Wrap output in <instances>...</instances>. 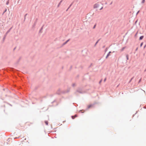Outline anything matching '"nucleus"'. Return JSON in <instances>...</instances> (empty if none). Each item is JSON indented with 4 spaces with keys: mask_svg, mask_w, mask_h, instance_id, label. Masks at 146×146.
Segmentation results:
<instances>
[{
    "mask_svg": "<svg viewBox=\"0 0 146 146\" xmlns=\"http://www.w3.org/2000/svg\"><path fill=\"white\" fill-rule=\"evenodd\" d=\"M99 6V4L98 3L94 5V8H98Z\"/></svg>",
    "mask_w": 146,
    "mask_h": 146,
    "instance_id": "1",
    "label": "nucleus"
},
{
    "mask_svg": "<svg viewBox=\"0 0 146 146\" xmlns=\"http://www.w3.org/2000/svg\"><path fill=\"white\" fill-rule=\"evenodd\" d=\"M92 107L93 105L92 104H90L88 106L87 108L88 109H89L90 108Z\"/></svg>",
    "mask_w": 146,
    "mask_h": 146,
    "instance_id": "2",
    "label": "nucleus"
},
{
    "mask_svg": "<svg viewBox=\"0 0 146 146\" xmlns=\"http://www.w3.org/2000/svg\"><path fill=\"white\" fill-rule=\"evenodd\" d=\"M62 1H61L59 3V4H58V7H59V6H60V4H61V3L62 2Z\"/></svg>",
    "mask_w": 146,
    "mask_h": 146,
    "instance_id": "3",
    "label": "nucleus"
},
{
    "mask_svg": "<svg viewBox=\"0 0 146 146\" xmlns=\"http://www.w3.org/2000/svg\"><path fill=\"white\" fill-rule=\"evenodd\" d=\"M143 38V36H140V37L139 40H142Z\"/></svg>",
    "mask_w": 146,
    "mask_h": 146,
    "instance_id": "4",
    "label": "nucleus"
},
{
    "mask_svg": "<svg viewBox=\"0 0 146 146\" xmlns=\"http://www.w3.org/2000/svg\"><path fill=\"white\" fill-rule=\"evenodd\" d=\"M45 123L46 125H48V122L47 121H45Z\"/></svg>",
    "mask_w": 146,
    "mask_h": 146,
    "instance_id": "5",
    "label": "nucleus"
},
{
    "mask_svg": "<svg viewBox=\"0 0 146 146\" xmlns=\"http://www.w3.org/2000/svg\"><path fill=\"white\" fill-rule=\"evenodd\" d=\"M110 55V54L109 53H108L107 55V56H106V58H108V57Z\"/></svg>",
    "mask_w": 146,
    "mask_h": 146,
    "instance_id": "6",
    "label": "nucleus"
},
{
    "mask_svg": "<svg viewBox=\"0 0 146 146\" xmlns=\"http://www.w3.org/2000/svg\"><path fill=\"white\" fill-rule=\"evenodd\" d=\"M126 57L127 59V60H129V57H128V55H127L126 56Z\"/></svg>",
    "mask_w": 146,
    "mask_h": 146,
    "instance_id": "7",
    "label": "nucleus"
},
{
    "mask_svg": "<svg viewBox=\"0 0 146 146\" xmlns=\"http://www.w3.org/2000/svg\"><path fill=\"white\" fill-rule=\"evenodd\" d=\"M69 40H68L67 41H66L65 42V43H64V44H66V43H67V42L69 41Z\"/></svg>",
    "mask_w": 146,
    "mask_h": 146,
    "instance_id": "8",
    "label": "nucleus"
},
{
    "mask_svg": "<svg viewBox=\"0 0 146 146\" xmlns=\"http://www.w3.org/2000/svg\"><path fill=\"white\" fill-rule=\"evenodd\" d=\"M125 48V47H123V48H122V49H121V51H123Z\"/></svg>",
    "mask_w": 146,
    "mask_h": 146,
    "instance_id": "9",
    "label": "nucleus"
},
{
    "mask_svg": "<svg viewBox=\"0 0 146 146\" xmlns=\"http://www.w3.org/2000/svg\"><path fill=\"white\" fill-rule=\"evenodd\" d=\"M145 2V0H142V3H144Z\"/></svg>",
    "mask_w": 146,
    "mask_h": 146,
    "instance_id": "10",
    "label": "nucleus"
},
{
    "mask_svg": "<svg viewBox=\"0 0 146 146\" xmlns=\"http://www.w3.org/2000/svg\"><path fill=\"white\" fill-rule=\"evenodd\" d=\"M143 44V42H142V43H141V44H140V46L141 47L142 46Z\"/></svg>",
    "mask_w": 146,
    "mask_h": 146,
    "instance_id": "11",
    "label": "nucleus"
},
{
    "mask_svg": "<svg viewBox=\"0 0 146 146\" xmlns=\"http://www.w3.org/2000/svg\"><path fill=\"white\" fill-rule=\"evenodd\" d=\"M96 25H94V27H93V29H95V27H96Z\"/></svg>",
    "mask_w": 146,
    "mask_h": 146,
    "instance_id": "12",
    "label": "nucleus"
},
{
    "mask_svg": "<svg viewBox=\"0 0 146 146\" xmlns=\"http://www.w3.org/2000/svg\"><path fill=\"white\" fill-rule=\"evenodd\" d=\"M103 8V7H102V8L100 9V10L102 9Z\"/></svg>",
    "mask_w": 146,
    "mask_h": 146,
    "instance_id": "13",
    "label": "nucleus"
},
{
    "mask_svg": "<svg viewBox=\"0 0 146 146\" xmlns=\"http://www.w3.org/2000/svg\"><path fill=\"white\" fill-rule=\"evenodd\" d=\"M137 49H138V48H137L136 49V51L137 50Z\"/></svg>",
    "mask_w": 146,
    "mask_h": 146,
    "instance_id": "14",
    "label": "nucleus"
},
{
    "mask_svg": "<svg viewBox=\"0 0 146 146\" xmlns=\"http://www.w3.org/2000/svg\"><path fill=\"white\" fill-rule=\"evenodd\" d=\"M111 53V52L110 51V52H109V53H109V54H110Z\"/></svg>",
    "mask_w": 146,
    "mask_h": 146,
    "instance_id": "15",
    "label": "nucleus"
},
{
    "mask_svg": "<svg viewBox=\"0 0 146 146\" xmlns=\"http://www.w3.org/2000/svg\"><path fill=\"white\" fill-rule=\"evenodd\" d=\"M98 42V41H97L96 42V44Z\"/></svg>",
    "mask_w": 146,
    "mask_h": 146,
    "instance_id": "16",
    "label": "nucleus"
},
{
    "mask_svg": "<svg viewBox=\"0 0 146 146\" xmlns=\"http://www.w3.org/2000/svg\"><path fill=\"white\" fill-rule=\"evenodd\" d=\"M106 79H105L104 80V81L105 82L106 81Z\"/></svg>",
    "mask_w": 146,
    "mask_h": 146,
    "instance_id": "17",
    "label": "nucleus"
},
{
    "mask_svg": "<svg viewBox=\"0 0 146 146\" xmlns=\"http://www.w3.org/2000/svg\"><path fill=\"white\" fill-rule=\"evenodd\" d=\"M73 116H72V119H74V118H73Z\"/></svg>",
    "mask_w": 146,
    "mask_h": 146,
    "instance_id": "18",
    "label": "nucleus"
},
{
    "mask_svg": "<svg viewBox=\"0 0 146 146\" xmlns=\"http://www.w3.org/2000/svg\"><path fill=\"white\" fill-rule=\"evenodd\" d=\"M137 22V21L135 22V23H136Z\"/></svg>",
    "mask_w": 146,
    "mask_h": 146,
    "instance_id": "19",
    "label": "nucleus"
},
{
    "mask_svg": "<svg viewBox=\"0 0 146 146\" xmlns=\"http://www.w3.org/2000/svg\"><path fill=\"white\" fill-rule=\"evenodd\" d=\"M145 46H144V48H145Z\"/></svg>",
    "mask_w": 146,
    "mask_h": 146,
    "instance_id": "20",
    "label": "nucleus"
}]
</instances>
